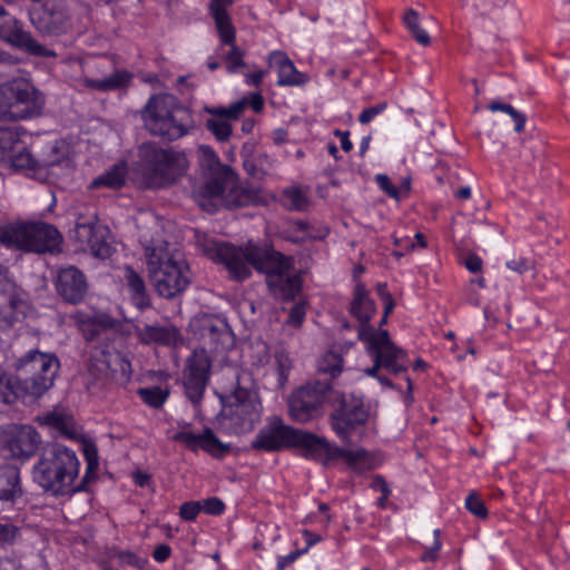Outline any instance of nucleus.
Instances as JSON below:
<instances>
[{"mask_svg": "<svg viewBox=\"0 0 570 570\" xmlns=\"http://www.w3.org/2000/svg\"><path fill=\"white\" fill-rule=\"evenodd\" d=\"M98 465V460H89V462H87L86 473L83 478L78 483H76V485H82L83 490H86L88 483L96 478Z\"/></svg>", "mask_w": 570, "mask_h": 570, "instance_id": "56", "label": "nucleus"}, {"mask_svg": "<svg viewBox=\"0 0 570 570\" xmlns=\"http://www.w3.org/2000/svg\"><path fill=\"white\" fill-rule=\"evenodd\" d=\"M141 183L151 189L175 184L187 171L188 160L184 153L164 149L156 144H142L139 148Z\"/></svg>", "mask_w": 570, "mask_h": 570, "instance_id": "5", "label": "nucleus"}, {"mask_svg": "<svg viewBox=\"0 0 570 570\" xmlns=\"http://www.w3.org/2000/svg\"><path fill=\"white\" fill-rule=\"evenodd\" d=\"M224 45L230 47L228 53L225 56L227 72L235 73L240 68L245 67L244 51L235 45V40L230 43Z\"/></svg>", "mask_w": 570, "mask_h": 570, "instance_id": "45", "label": "nucleus"}, {"mask_svg": "<svg viewBox=\"0 0 570 570\" xmlns=\"http://www.w3.org/2000/svg\"><path fill=\"white\" fill-rule=\"evenodd\" d=\"M373 361H374V364L373 366L371 367H367L365 368L364 373L367 375V376H371V377H377L380 376L377 373H379V370L380 368H383L382 366V362L380 361V353L375 352V354H368Z\"/></svg>", "mask_w": 570, "mask_h": 570, "instance_id": "59", "label": "nucleus"}, {"mask_svg": "<svg viewBox=\"0 0 570 570\" xmlns=\"http://www.w3.org/2000/svg\"><path fill=\"white\" fill-rule=\"evenodd\" d=\"M404 23L411 31L414 39L422 46H428L431 42L430 36L419 24V14L415 10L409 9L404 14Z\"/></svg>", "mask_w": 570, "mask_h": 570, "instance_id": "42", "label": "nucleus"}, {"mask_svg": "<svg viewBox=\"0 0 570 570\" xmlns=\"http://www.w3.org/2000/svg\"><path fill=\"white\" fill-rule=\"evenodd\" d=\"M58 294L68 303L82 302L88 292V283L85 274L75 266L61 268L56 281Z\"/></svg>", "mask_w": 570, "mask_h": 570, "instance_id": "25", "label": "nucleus"}, {"mask_svg": "<svg viewBox=\"0 0 570 570\" xmlns=\"http://www.w3.org/2000/svg\"><path fill=\"white\" fill-rule=\"evenodd\" d=\"M229 405V420L237 433H246L261 421L262 404L257 393L239 384L235 387Z\"/></svg>", "mask_w": 570, "mask_h": 570, "instance_id": "14", "label": "nucleus"}, {"mask_svg": "<svg viewBox=\"0 0 570 570\" xmlns=\"http://www.w3.org/2000/svg\"><path fill=\"white\" fill-rule=\"evenodd\" d=\"M265 75H266V70H258L256 72L246 73L245 82L248 86L259 87Z\"/></svg>", "mask_w": 570, "mask_h": 570, "instance_id": "58", "label": "nucleus"}, {"mask_svg": "<svg viewBox=\"0 0 570 570\" xmlns=\"http://www.w3.org/2000/svg\"><path fill=\"white\" fill-rule=\"evenodd\" d=\"M259 200L261 189L249 181L238 183L236 175L233 173V178L228 180L222 195L215 197L214 204L217 210L219 205L227 208H237L256 205Z\"/></svg>", "mask_w": 570, "mask_h": 570, "instance_id": "23", "label": "nucleus"}, {"mask_svg": "<svg viewBox=\"0 0 570 570\" xmlns=\"http://www.w3.org/2000/svg\"><path fill=\"white\" fill-rule=\"evenodd\" d=\"M126 173L122 167L115 166L110 170L106 171L104 175L98 176L91 183L92 188L99 187H109V188H120L125 184Z\"/></svg>", "mask_w": 570, "mask_h": 570, "instance_id": "39", "label": "nucleus"}, {"mask_svg": "<svg viewBox=\"0 0 570 570\" xmlns=\"http://www.w3.org/2000/svg\"><path fill=\"white\" fill-rule=\"evenodd\" d=\"M140 114L150 134L169 141L181 138L193 128L189 109L177 104L170 95L151 96Z\"/></svg>", "mask_w": 570, "mask_h": 570, "instance_id": "4", "label": "nucleus"}, {"mask_svg": "<svg viewBox=\"0 0 570 570\" xmlns=\"http://www.w3.org/2000/svg\"><path fill=\"white\" fill-rule=\"evenodd\" d=\"M210 372V361L205 350H195L187 358L184 370V389L194 404L202 401Z\"/></svg>", "mask_w": 570, "mask_h": 570, "instance_id": "17", "label": "nucleus"}, {"mask_svg": "<svg viewBox=\"0 0 570 570\" xmlns=\"http://www.w3.org/2000/svg\"><path fill=\"white\" fill-rule=\"evenodd\" d=\"M234 0H212L209 8L219 33L222 43H230L235 40V28L227 12V7L232 6Z\"/></svg>", "mask_w": 570, "mask_h": 570, "instance_id": "32", "label": "nucleus"}, {"mask_svg": "<svg viewBox=\"0 0 570 570\" xmlns=\"http://www.w3.org/2000/svg\"><path fill=\"white\" fill-rule=\"evenodd\" d=\"M20 396V390L18 386L14 387L12 379L0 366V402L3 404H10Z\"/></svg>", "mask_w": 570, "mask_h": 570, "instance_id": "43", "label": "nucleus"}, {"mask_svg": "<svg viewBox=\"0 0 570 570\" xmlns=\"http://www.w3.org/2000/svg\"><path fill=\"white\" fill-rule=\"evenodd\" d=\"M110 63L95 58L82 63L77 82L85 89L100 92L115 91L129 87L134 75L125 69H115L108 75Z\"/></svg>", "mask_w": 570, "mask_h": 570, "instance_id": "10", "label": "nucleus"}, {"mask_svg": "<svg viewBox=\"0 0 570 570\" xmlns=\"http://www.w3.org/2000/svg\"><path fill=\"white\" fill-rule=\"evenodd\" d=\"M202 511V502L189 501L181 504L179 509V515L185 521H193L196 519L198 513Z\"/></svg>", "mask_w": 570, "mask_h": 570, "instance_id": "51", "label": "nucleus"}, {"mask_svg": "<svg viewBox=\"0 0 570 570\" xmlns=\"http://www.w3.org/2000/svg\"><path fill=\"white\" fill-rule=\"evenodd\" d=\"M202 510L212 515H219L225 510L224 502L218 498H209L202 502Z\"/></svg>", "mask_w": 570, "mask_h": 570, "instance_id": "53", "label": "nucleus"}, {"mask_svg": "<svg viewBox=\"0 0 570 570\" xmlns=\"http://www.w3.org/2000/svg\"><path fill=\"white\" fill-rule=\"evenodd\" d=\"M21 494L18 466L9 463L0 465V500L14 501Z\"/></svg>", "mask_w": 570, "mask_h": 570, "instance_id": "34", "label": "nucleus"}, {"mask_svg": "<svg viewBox=\"0 0 570 570\" xmlns=\"http://www.w3.org/2000/svg\"><path fill=\"white\" fill-rule=\"evenodd\" d=\"M170 551L169 546L160 544L154 550L153 557L156 561L163 562L169 558Z\"/></svg>", "mask_w": 570, "mask_h": 570, "instance_id": "61", "label": "nucleus"}, {"mask_svg": "<svg viewBox=\"0 0 570 570\" xmlns=\"http://www.w3.org/2000/svg\"><path fill=\"white\" fill-rule=\"evenodd\" d=\"M441 548L440 541V530H434L433 532V541L431 546H429L425 552L421 556V560L423 561H434L438 559V551Z\"/></svg>", "mask_w": 570, "mask_h": 570, "instance_id": "54", "label": "nucleus"}, {"mask_svg": "<svg viewBox=\"0 0 570 570\" xmlns=\"http://www.w3.org/2000/svg\"><path fill=\"white\" fill-rule=\"evenodd\" d=\"M120 559L122 561V566L132 567V568L141 567V564H140L141 560L132 553H129V552L122 553V554H120Z\"/></svg>", "mask_w": 570, "mask_h": 570, "instance_id": "62", "label": "nucleus"}, {"mask_svg": "<svg viewBox=\"0 0 570 570\" xmlns=\"http://www.w3.org/2000/svg\"><path fill=\"white\" fill-rule=\"evenodd\" d=\"M40 444V435L31 425H16L7 434L3 441V450L14 459H30Z\"/></svg>", "mask_w": 570, "mask_h": 570, "instance_id": "22", "label": "nucleus"}, {"mask_svg": "<svg viewBox=\"0 0 570 570\" xmlns=\"http://www.w3.org/2000/svg\"><path fill=\"white\" fill-rule=\"evenodd\" d=\"M387 108V104L386 102H380L373 107H370V108H366L364 109L360 117H358V121L363 125H366L368 124L375 116L380 115L381 112H383L385 109Z\"/></svg>", "mask_w": 570, "mask_h": 570, "instance_id": "55", "label": "nucleus"}, {"mask_svg": "<svg viewBox=\"0 0 570 570\" xmlns=\"http://www.w3.org/2000/svg\"><path fill=\"white\" fill-rule=\"evenodd\" d=\"M62 236L51 224L28 222L24 252L56 254L61 252Z\"/></svg>", "mask_w": 570, "mask_h": 570, "instance_id": "20", "label": "nucleus"}, {"mask_svg": "<svg viewBox=\"0 0 570 570\" xmlns=\"http://www.w3.org/2000/svg\"><path fill=\"white\" fill-rule=\"evenodd\" d=\"M144 248L148 277L156 293L171 299L185 292L191 273L181 254L169 250L168 243L161 239H151Z\"/></svg>", "mask_w": 570, "mask_h": 570, "instance_id": "2", "label": "nucleus"}, {"mask_svg": "<svg viewBox=\"0 0 570 570\" xmlns=\"http://www.w3.org/2000/svg\"><path fill=\"white\" fill-rule=\"evenodd\" d=\"M375 181L377 183L379 187L391 198L393 199H400L401 198V190L395 187L390 177L385 174H379L375 176Z\"/></svg>", "mask_w": 570, "mask_h": 570, "instance_id": "50", "label": "nucleus"}, {"mask_svg": "<svg viewBox=\"0 0 570 570\" xmlns=\"http://www.w3.org/2000/svg\"><path fill=\"white\" fill-rule=\"evenodd\" d=\"M306 309L304 303H295L288 313V317L286 323L298 327L302 325L304 318H305Z\"/></svg>", "mask_w": 570, "mask_h": 570, "instance_id": "52", "label": "nucleus"}, {"mask_svg": "<svg viewBox=\"0 0 570 570\" xmlns=\"http://www.w3.org/2000/svg\"><path fill=\"white\" fill-rule=\"evenodd\" d=\"M284 205L291 210H304L307 207V198L299 188H289L283 193Z\"/></svg>", "mask_w": 570, "mask_h": 570, "instance_id": "46", "label": "nucleus"}, {"mask_svg": "<svg viewBox=\"0 0 570 570\" xmlns=\"http://www.w3.org/2000/svg\"><path fill=\"white\" fill-rule=\"evenodd\" d=\"M31 24L43 36H60L70 27L66 8L55 1L35 4L29 10Z\"/></svg>", "mask_w": 570, "mask_h": 570, "instance_id": "16", "label": "nucleus"}, {"mask_svg": "<svg viewBox=\"0 0 570 570\" xmlns=\"http://www.w3.org/2000/svg\"><path fill=\"white\" fill-rule=\"evenodd\" d=\"M8 274V267L0 265V330L11 327L21 313L19 308L22 301Z\"/></svg>", "mask_w": 570, "mask_h": 570, "instance_id": "24", "label": "nucleus"}, {"mask_svg": "<svg viewBox=\"0 0 570 570\" xmlns=\"http://www.w3.org/2000/svg\"><path fill=\"white\" fill-rule=\"evenodd\" d=\"M0 38L29 55L55 58L57 53L39 43L30 32L24 31L20 22L0 7Z\"/></svg>", "mask_w": 570, "mask_h": 570, "instance_id": "15", "label": "nucleus"}, {"mask_svg": "<svg viewBox=\"0 0 570 570\" xmlns=\"http://www.w3.org/2000/svg\"><path fill=\"white\" fill-rule=\"evenodd\" d=\"M267 62L269 67L276 68L278 73L277 85L281 87L303 86L308 81L307 75L298 71L293 61L283 51H272Z\"/></svg>", "mask_w": 570, "mask_h": 570, "instance_id": "27", "label": "nucleus"}, {"mask_svg": "<svg viewBox=\"0 0 570 570\" xmlns=\"http://www.w3.org/2000/svg\"><path fill=\"white\" fill-rule=\"evenodd\" d=\"M136 334L140 343L175 345L180 340V333L175 326H156L145 324L136 327Z\"/></svg>", "mask_w": 570, "mask_h": 570, "instance_id": "31", "label": "nucleus"}, {"mask_svg": "<svg viewBox=\"0 0 570 570\" xmlns=\"http://www.w3.org/2000/svg\"><path fill=\"white\" fill-rule=\"evenodd\" d=\"M507 267L518 274H524L534 269V261L527 257H513L507 262Z\"/></svg>", "mask_w": 570, "mask_h": 570, "instance_id": "49", "label": "nucleus"}, {"mask_svg": "<svg viewBox=\"0 0 570 570\" xmlns=\"http://www.w3.org/2000/svg\"><path fill=\"white\" fill-rule=\"evenodd\" d=\"M137 393L147 405L155 409H159L169 396V391L160 386L141 387Z\"/></svg>", "mask_w": 570, "mask_h": 570, "instance_id": "41", "label": "nucleus"}, {"mask_svg": "<svg viewBox=\"0 0 570 570\" xmlns=\"http://www.w3.org/2000/svg\"><path fill=\"white\" fill-rule=\"evenodd\" d=\"M198 155L199 166L206 176V181L194 190L193 197L200 208L213 214L216 213L214 199L225 190L234 171L228 165L220 163L218 155L209 146H199Z\"/></svg>", "mask_w": 570, "mask_h": 570, "instance_id": "9", "label": "nucleus"}, {"mask_svg": "<svg viewBox=\"0 0 570 570\" xmlns=\"http://www.w3.org/2000/svg\"><path fill=\"white\" fill-rule=\"evenodd\" d=\"M358 340L365 343L367 354L380 353L383 368L392 374H400L407 370L409 356L405 351L399 348L390 338L386 330L362 327L357 333Z\"/></svg>", "mask_w": 570, "mask_h": 570, "instance_id": "11", "label": "nucleus"}, {"mask_svg": "<svg viewBox=\"0 0 570 570\" xmlns=\"http://www.w3.org/2000/svg\"><path fill=\"white\" fill-rule=\"evenodd\" d=\"M80 462L75 451L55 443L47 446L32 469L33 481L52 495H66L83 491L76 485Z\"/></svg>", "mask_w": 570, "mask_h": 570, "instance_id": "3", "label": "nucleus"}, {"mask_svg": "<svg viewBox=\"0 0 570 570\" xmlns=\"http://www.w3.org/2000/svg\"><path fill=\"white\" fill-rule=\"evenodd\" d=\"M464 265L471 273H478L482 268V259L475 254H470L465 258Z\"/></svg>", "mask_w": 570, "mask_h": 570, "instance_id": "57", "label": "nucleus"}, {"mask_svg": "<svg viewBox=\"0 0 570 570\" xmlns=\"http://www.w3.org/2000/svg\"><path fill=\"white\" fill-rule=\"evenodd\" d=\"M45 106L42 94L27 79L0 83V120L19 121L37 117Z\"/></svg>", "mask_w": 570, "mask_h": 570, "instance_id": "8", "label": "nucleus"}, {"mask_svg": "<svg viewBox=\"0 0 570 570\" xmlns=\"http://www.w3.org/2000/svg\"><path fill=\"white\" fill-rule=\"evenodd\" d=\"M28 222L0 220V244L24 252Z\"/></svg>", "mask_w": 570, "mask_h": 570, "instance_id": "33", "label": "nucleus"}, {"mask_svg": "<svg viewBox=\"0 0 570 570\" xmlns=\"http://www.w3.org/2000/svg\"><path fill=\"white\" fill-rule=\"evenodd\" d=\"M293 446L301 449L303 458L324 466H331L338 460H343L348 468L358 472L368 471L375 466L373 456L366 450L343 449L331 444L323 436L299 429H296Z\"/></svg>", "mask_w": 570, "mask_h": 570, "instance_id": "6", "label": "nucleus"}, {"mask_svg": "<svg viewBox=\"0 0 570 570\" xmlns=\"http://www.w3.org/2000/svg\"><path fill=\"white\" fill-rule=\"evenodd\" d=\"M465 508L478 518H485L488 515L483 501L474 492L466 497Z\"/></svg>", "mask_w": 570, "mask_h": 570, "instance_id": "48", "label": "nucleus"}, {"mask_svg": "<svg viewBox=\"0 0 570 570\" xmlns=\"http://www.w3.org/2000/svg\"><path fill=\"white\" fill-rule=\"evenodd\" d=\"M348 311L350 314L358 321V331L362 327H371L367 323L375 314L376 306L374 301L370 297L364 284L360 282L355 285Z\"/></svg>", "mask_w": 570, "mask_h": 570, "instance_id": "29", "label": "nucleus"}, {"mask_svg": "<svg viewBox=\"0 0 570 570\" xmlns=\"http://www.w3.org/2000/svg\"><path fill=\"white\" fill-rule=\"evenodd\" d=\"M488 109L491 111H503L508 114L514 121V130L519 134L523 131L527 117L524 114L514 109L511 105L500 101H492L488 105Z\"/></svg>", "mask_w": 570, "mask_h": 570, "instance_id": "44", "label": "nucleus"}, {"mask_svg": "<svg viewBox=\"0 0 570 570\" xmlns=\"http://www.w3.org/2000/svg\"><path fill=\"white\" fill-rule=\"evenodd\" d=\"M247 106L245 99L232 104L229 107L204 106L203 111L210 117L205 121V128L214 135L218 141H227L232 137V121L239 119Z\"/></svg>", "mask_w": 570, "mask_h": 570, "instance_id": "19", "label": "nucleus"}, {"mask_svg": "<svg viewBox=\"0 0 570 570\" xmlns=\"http://www.w3.org/2000/svg\"><path fill=\"white\" fill-rule=\"evenodd\" d=\"M215 256L235 281L248 278L252 267L266 274L268 286L284 301H294L302 291V278L298 275H286L292 268V258L272 247L252 243L245 247L220 244L216 247Z\"/></svg>", "mask_w": 570, "mask_h": 570, "instance_id": "1", "label": "nucleus"}, {"mask_svg": "<svg viewBox=\"0 0 570 570\" xmlns=\"http://www.w3.org/2000/svg\"><path fill=\"white\" fill-rule=\"evenodd\" d=\"M174 440L185 444V446L193 452H197L202 449L214 458H222L229 450V446L224 444L208 428L200 434L187 431L177 432L174 435Z\"/></svg>", "mask_w": 570, "mask_h": 570, "instance_id": "26", "label": "nucleus"}, {"mask_svg": "<svg viewBox=\"0 0 570 570\" xmlns=\"http://www.w3.org/2000/svg\"><path fill=\"white\" fill-rule=\"evenodd\" d=\"M125 279L134 305L144 311L150 307L151 302L142 277L131 267H125Z\"/></svg>", "mask_w": 570, "mask_h": 570, "instance_id": "35", "label": "nucleus"}, {"mask_svg": "<svg viewBox=\"0 0 570 570\" xmlns=\"http://www.w3.org/2000/svg\"><path fill=\"white\" fill-rule=\"evenodd\" d=\"M20 537V529L10 523L0 521V547L13 544Z\"/></svg>", "mask_w": 570, "mask_h": 570, "instance_id": "47", "label": "nucleus"}, {"mask_svg": "<svg viewBox=\"0 0 570 570\" xmlns=\"http://www.w3.org/2000/svg\"><path fill=\"white\" fill-rule=\"evenodd\" d=\"M17 150L16 154H10L9 156L11 166L16 170L26 171L35 178H45L48 168L56 164V161L37 159L26 147L18 148Z\"/></svg>", "mask_w": 570, "mask_h": 570, "instance_id": "30", "label": "nucleus"}, {"mask_svg": "<svg viewBox=\"0 0 570 570\" xmlns=\"http://www.w3.org/2000/svg\"><path fill=\"white\" fill-rule=\"evenodd\" d=\"M334 135L340 138L341 147L344 151L348 153L353 149V144L350 140V132L336 129Z\"/></svg>", "mask_w": 570, "mask_h": 570, "instance_id": "60", "label": "nucleus"}, {"mask_svg": "<svg viewBox=\"0 0 570 570\" xmlns=\"http://www.w3.org/2000/svg\"><path fill=\"white\" fill-rule=\"evenodd\" d=\"M354 346L353 342L333 344L317 361V371L331 379L340 376L344 370V356Z\"/></svg>", "mask_w": 570, "mask_h": 570, "instance_id": "28", "label": "nucleus"}, {"mask_svg": "<svg viewBox=\"0 0 570 570\" xmlns=\"http://www.w3.org/2000/svg\"><path fill=\"white\" fill-rule=\"evenodd\" d=\"M330 385L314 382L296 389L288 397V412L295 422L306 423L321 415Z\"/></svg>", "mask_w": 570, "mask_h": 570, "instance_id": "13", "label": "nucleus"}, {"mask_svg": "<svg viewBox=\"0 0 570 570\" xmlns=\"http://www.w3.org/2000/svg\"><path fill=\"white\" fill-rule=\"evenodd\" d=\"M60 363L55 354L30 350L18 358L14 370L21 397L38 399L53 386Z\"/></svg>", "mask_w": 570, "mask_h": 570, "instance_id": "7", "label": "nucleus"}, {"mask_svg": "<svg viewBox=\"0 0 570 570\" xmlns=\"http://www.w3.org/2000/svg\"><path fill=\"white\" fill-rule=\"evenodd\" d=\"M296 429L285 425L279 417H273L268 424L263 428L252 445L256 450L267 452L279 451L284 448L293 446Z\"/></svg>", "mask_w": 570, "mask_h": 570, "instance_id": "21", "label": "nucleus"}, {"mask_svg": "<svg viewBox=\"0 0 570 570\" xmlns=\"http://www.w3.org/2000/svg\"><path fill=\"white\" fill-rule=\"evenodd\" d=\"M20 129L19 127H0V161L7 159L22 145Z\"/></svg>", "mask_w": 570, "mask_h": 570, "instance_id": "37", "label": "nucleus"}, {"mask_svg": "<svg viewBox=\"0 0 570 570\" xmlns=\"http://www.w3.org/2000/svg\"><path fill=\"white\" fill-rule=\"evenodd\" d=\"M249 104L255 112H259L264 106L262 95L259 92L252 94Z\"/></svg>", "mask_w": 570, "mask_h": 570, "instance_id": "64", "label": "nucleus"}, {"mask_svg": "<svg viewBox=\"0 0 570 570\" xmlns=\"http://www.w3.org/2000/svg\"><path fill=\"white\" fill-rule=\"evenodd\" d=\"M41 422L50 428L56 429L61 434L71 436L73 434L72 417L61 412H50L43 415Z\"/></svg>", "mask_w": 570, "mask_h": 570, "instance_id": "38", "label": "nucleus"}, {"mask_svg": "<svg viewBox=\"0 0 570 570\" xmlns=\"http://www.w3.org/2000/svg\"><path fill=\"white\" fill-rule=\"evenodd\" d=\"M96 220V215L85 222L78 220L75 227L76 238L81 244H87L95 257L106 259L114 252L110 232L107 226Z\"/></svg>", "mask_w": 570, "mask_h": 570, "instance_id": "18", "label": "nucleus"}, {"mask_svg": "<svg viewBox=\"0 0 570 570\" xmlns=\"http://www.w3.org/2000/svg\"><path fill=\"white\" fill-rule=\"evenodd\" d=\"M302 537L305 542L304 549H297L284 557H281L277 562V568L283 570L291 566L301 554L307 551V549L322 540L320 534H316L307 529L302 530Z\"/></svg>", "mask_w": 570, "mask_h": 570, "instance_id": "40", "label": "nucleus"}, {"mask_svg": "<svg viewBox=\"0 0 570 570\" xmlns=\"http://www.w3.org/2000/svg\"><path fill=\"white\" fill-rule=\"evenodd\" d=\"M73 320L86 341H94L109 326V320L105 316H91L85 313H76Z\"/></svg>", "mask_w": 570, "mask_h": 570, "instance_id": "36", "label": "nucleus"}, {"mask_svg": "<svg viewBox=\"0 0 570 570\" xmlns=\"http://www.w3.org/2000/svg\"><path fill=\"white\" fill-rule=\"evenodd\" d=\"M373 488L376 489V490H380L382 491V493L384 494V498H387L389 494H390V490L387 488V484L386 482L384 481V479L380 475H376L373 480Z\"/></svg>", "mask_w": 570, "mask_h": 570, "instance_id": "63", "label": "nucleus"}, {"mask_svg": "<svg viewBox=\"0 0 570 570\" xmlns=\"http://www.w3.org/2000/svg\"><path fill=\"white\" fill-rule=\"evenodd\" d=\"M368 419V410L363 399L354 394H341L331 414L332 429L342 441L350 440L353 432L363 426Z\"/></svg>", "mask_w": 570, "mask_h": 570, "instance_id": "12", "label": "nucleus"}]
</instances>
